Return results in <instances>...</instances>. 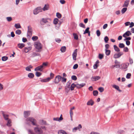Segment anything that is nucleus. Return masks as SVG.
<instances>
[{
    "instance_id": "nucleus-3",
    "label": "nucleus",
    "mask_w": 134,
    "mask_h": 134,
    "mask_svg": "<svg viewBox=\"0 0 134 134\" xmlns=\"http://www.w3.org/2000/svg\"><path fill=\"white\" fill-rule=\"evenodd\" d=\"M42 11V8L41 7H38L34 9L33 11V14L35 15L37 14L39 12Z\"/></svg>"
},
{
    "instance_id": "nucleus-28",
    "label": "nucleus",
    "mask_w": 134,
    "mask_h": 134,
    "mask_svg": "<svg viewBox=\"0 0 134 134\" xmlns=\"http://www.w3.org/2000/svg\"><path fill=\"white\" fill-rule=\"evenodd\" d=\"M14 26L17 29L20 28L21 27L20 24L19 23L15 24Z\"/></svg>"
},
{
    "instance_id": "nucleus-15",
    "label": "nucleus",
    "mask_w": 134,
    "mask_h": 134,
    "mask_svg": "<svg viewBox=\"0 0 134 134\" xmlns=\"http://www.w3.org/2000/svg\"><path fill=\"white\" fill-rule=\"evenodd\" d=\"M129 0H126L125 1L124 4L122 5L123 7H127L129 5Z\"/></svg>"
},
{
    "instance_id": "nucleus-33",
    "label": "nucleus",
    "mask_w": 134,
    "mask_h": 134,
    "mask_svg": "<svg viewBox=\"0 0 134 134\" xmlns=\"http://www.w3.org/2000/svg\"><path fill=\"white\" fill-rule=\"evenodd\" d=\"M74 39H75L77 40L78 39V35L74 33L73 34Z\"/></svg>"
},
{
    "instance_id": "nucleus-30",
    "label": "nucleus",
    "mask_w": 134,
    "mask_h": 134,
    "mask_svg": "<svg viewBox=\"0 0 134 134\" xmlns=\"http://www.w3.org/2000/svg\"><path fill=\"white\" fill-rule=\"evenodd\" d=\"M76 87L75 84L74 83H72L71 86L70 88L71 91L73 90L74 89V88Z\"/></svg>"
},
{
    "instance_id": "nucleus-1",
    "label": "nucleus",
    "mask_w": 134,
    "mask_h": 134,
    "mask_svg": "<svg viewBox=\"0 0 134 134\" xmlns=\"http://www.w3.org/2000/svg\"><path fill=\"white\" fill-rule=\"evenodd\" d=\"M36 119L32 117H29L26 119V123L28 125H30V122H31L33 125L36 126Z\"/></svg>"
},
{
    "instance_id": "nucleus-25",
    "label": "nucleus",
    "mask_w": 134,
    "mask_h": 134,
    "mask_svg": "<svg viewBox=\"0 0 134 134\" xmlns=\"http://www.w3.org/2000/svg\"><path fill=\"white\" fill-rule=\"evenodd\" d=\"M72 82V81L71 80H70L69 81L66 83V87H67L68 88H70V85Z\"/></svg>"
},
{
    "instance_id": "nucleus-63",
    "label": "nucleus",
    "mask_w": 134,
    "mask_h": 134,
    "mask_svg": "<svg viewBox=\"0 0 134 134\" xmlns=\"http://www.w3.org/2000/svg\"><path fill=\"white\" fill-rule=\"evenodd\" d=\"M108 26V25L107 24H105L103 26V29H106Z\"/></svg>"
},
{
    "instance_id": "nucleus-8",
    "label": "nucleus",
    "mask_w": 134,
    "mask_h": 134,
    "mask_svg": "<svg viewBox=\"0 0 134 134\" xmlns=\"http://www.w3.org/2000/svg\"><path fill=\"white\" fill-rule=\"evenodd\" d=\"M123 54V53L122 52H119L115 54L114 55L113 57L115 58H117L120 57Z\"/></svg>"
},
{
    "instance_id": "nucleus-60",
    "label": "nucleus",
    "mask_w": 134,
    "mask_h": 134,
    "mask_svg": "<svg viewBox=\"0 0 134 134\" xmlns=\"http://www.w3.org/2000/svg\"><path fill=\"white\" fill-rule=\"evenodd\" d=\"M79 85L81 88L82 87H83L84 86H85V83H82L80 84H79Z\"/></svg>"
},
{
    "instance_id": "nucleus-23",
    "label": "nucleus",
    "mask_w": 134,
    "mask_h": 134,
    "mask_svg": "<svg viewBox=\"0 0 134 134\" xmlns=\"http://www.w3.org/2000/svg\"><path fill=\"white\" fill-rule=\"evenodd\" d=\"M50 80V79L49 77L46 79H42L41 80V81L42 82H47L49 81Z\"/></svg>"
},
{
    "instance_id": "nucleus-9",
    "label": "nucleus",
    "mask_w": 134,
    "mask_h": 134,
    "mask_svg": "<svg viewBox=\"0 0 134 134\" xmlns=\"http://www.w3.org/2000/svg\"><path fill=\"white\" fill-rule=\"evenodd\" d=\"M77 49H75L74 50L72 54V58L74 60H76V57L77 55Z\"/></svg>"
},
{
    "instance_id": "nucleus-64",
    "label": "nucleus",
    "mask_w": 134,
    "mask_h": 134,
    "mask_svg": "<svg viewBox=\"0 0 134 134\" xmlns=\"http://www.w3.org/2000/svg\"><path fill=\"white\" fill-rule=\"evenodd\" d=\"M28 132L31 134H35L32 130H28Z\"/></svg>"
},
{
    "instance_id": "nucleus-14",
    "label": "nucleus",
    "mask_w": 134,
    "mask_h": 134,
    "mask_svg": "<svg viewBox=\"0 0 134 134\" xmlns=\"http://www.w3.org/2000/svg\"><path fill=\"white\" fill-rule=\"evenodd\" d=\"M24 117L25 118H27L30 115V111H24Z\"/></svg>"
},
{
    "instance_id": "nucleus-42",
    "label": "nucleus",
    "mask_w": 134,
    "mask_h": 134,
    "mask_svg": "<svg viewBox=\"0 0 134 134\" xmlns=\"http://www.w3.org/2000/svg\"><path fill=\"white\" fill-rule=\"evenodd\" d=\"M72 80L74 81H76L77 79V77L75 75H72L71 76V77Z\"/></svg>"
},
{
    "instance_id": "nucleus-26",
    "label": "nucleus",
    "mask_w": 134,
    "mask_h": 134,
    "mask_svg": "<svg viewBox=\"0 0 134 134\" xmlns=\"http://www.w3.org/2000/svg\"><path fill=\"white\" fill-rule=\"evenodd\" d=\"M18 47L20 48H22L25 46V44L24 43H19L18 45Z\"/></svg>"
},
{
    "instance_id": "nucleus-54",
    "label": "nucleus",
    "mask_w": 134,
    "mask_h": 134,
    "mask_svg": "<svg viewBox=\"0 0 134 134\" xmlns=\"http://www.w3.org/2000/svg\"><path fill=\"white\" fill-rule=\"evenodd\" d=\"M103 54H99V58L100 59L103 58Z\"/></svg>"
},
{
    "instance_id": "nucleus-48",
    "label": "nucleus",
    "mask_w": 134,
    "mask_h": 134,
    "mask_svg": "<svg viewBox=\"0 0 134 134\" xmlns=\"http://www.w3.org/2000/svg\"><path fill=\"white\" fill-rule=\"evenodd\" d=\"M131 76V73H129L127 74L126 76V77L127 79H129L130 78Z\"/></svg>"
},
{
    "instance_id": "nucleus-40",
    "label": "nucleus",
    "mask_w": 134,
    "mask_h": 134,
    "mask_svg": "<svg viewBox=\"0 0 134 134\" xmlns=\"http://www.w3.org/2000/svg\"><path fill=\"white\" fill-rule=\"evenodd\" d=\"M56 16L59 18H60L62 17L61 14L59 13L58 12L56 13Z\"/></svg>"
},
{
    "instance_id": "nucleus-21",
    "label": "nucleus",
    "mask_w": 134,
    "mask_h": 134,
    "mask_svg": "<svg viewBox=\"0 0 134 134\" xmlns=\"http://www.w3.org/2000/svg\"><path fill=\"white\" fill-rule=\"evenodd\" d=\"M28 77L30 79H32L34 77V74L32 73H30L28 74Z\"/></svg>"
},
{
    "instance_id": "nucleus-4",
    "label": "nucleus",
    "mask_w": 134,
    "mask_h": 134,
    "mask_svg": "<svg viewBox=\"0 0 134 134\" xmlns=\"http://www.w3.org/2000/svg\"><path fill=\"white\" fill-rule=\"evenodd\" d=\"M34 46L38 50L41 49L42 48V45L39 41L35 42Z\"/></svg>"
},
{
    "instance_id": "nucleus-53",
    "label": "nucleus",
    "mask_w": 134,
    "mask_h": 134,
    "mask_svg": "<svg viewBox=\"0 0 134 134\" xmlns=\"http://www.w3.org/2000/svg\"><path fill=\"white\" fill-rule=\"evenodd\" d=\"M53 120L54 121H58L59 122L61 121L60 120H59V118L58 117L54 118Z\"/></svg>"
},
{
    "instance_id": "nucleus-35",
    "label": "nucleus",
    "mask_w": 134,
    "mask_h": 134,
    "mask_svg": "<svg viewBox=\"0 0 134 134\" xmlns=\"http://www.w3.org/2000/svg\"><path fill=\"white\" fill-rule=\"evenodd\" d=\"M21 32V30L19 29L15 31V33L16 34L18 35H20Z\"/></svg>"
},
{
    "instance_id": "nucleus-61",
    "label": "nucleus",
    "mask_w": 134,
    "mask_h": 134,
    "mask_svg": "<svg viewBox=\"0 0 134 134\" xmlns=\"http://www.w3.org/2000/svg\"><path fill=\"white\" fill-rule=\"evenodd\" d=\"M27 41V40L26 38L23 37L22 38V41L23 42H25Z\"/></svg>"
},
{
    "instance_id": "nucleus-20",
    "label": "nucleus",
    "mask_w": 134,
    "mask_h": 134,
    "mask_svg": "<svg viewBox=\"0 0 134 134\" xmlns=\"http://www.w3.org/2000/svg\"><path fill=\"white\" fill-rule=\"evenodd\" d=\"M129 65V63H127L123 64L122 65L123 68L124 69H125L128 67Z\"/></svg>"
},
{
    "instance_id": "nucleus-36",
    "label": "nucleus",
    "mask_w": 134,
    "mask_h": 134,
    "mask_svg": "<svg viewBox=\"0 0 134 134\" xmlns=\"http://www.w3.org/2000/svg\"><path fill=\"white\" fill-rule=\"evenodd\" d=\"M98 94V92L97 90L94 91H93V94L94 96H97Z\"/></svg>"
},
{
    "instance_id": "nucleus-32",
    "label": "nucleus",
    "mask_w": 134,
    "mask_h": 134,
    "mask_svg": "<svg viewBox=\"0 0 134 134\" xmlns=\"http://www.w3.org/2000/svg\"><path fill=\"white\" fill-rule=\"evenodd\" d=\"M59 21V20L57 18L54 19L53 20V23L54 24H57Z\"/></svg>"
},
{
    "instance_id": "nucleus-41",
    "label": "nucleus",
    "mask_w": 134,
    "mask_h": 134,
    "mask_svg": "<svg viewBox=\"0 0 134 134\" xmlns=\"http://www.w3.org/2000/svg\"><path fill=\"white\" fill-rule=\"evenodd\" d=\"M32 40L34 41H35L38 39V37L37 36H34L32 38Z\"/></svg>"
},
{
    "instance_id": "nucleus-49",
    "label": "nucleus",
    "mask_w": 134,
    "mask_h": 134,
    "mask_svg": "<svg viewBox=\"0 0 134 134\" xmlns=\"http://www.w3.org/2000/svg\"><path fill=\"white\" fill-rule=\"evenodd\" d=\"M104 41L106 43H107L109 40V38L107 36H105L104 38Z\"/></svg>"
},
{
    "instance_id": "nucleus-44",
    "label": "nucleus",
    "mask_w": 134,
    "mask_h": 134,
    "mask_svg": "<svg viewBox=\"0 0 134 134\" xmlns=\"http://www.w3.org/2000/svg\"><path fill=\"white\" fill-rule=\"evenodd\" d=\"M7 120L8 122L7 124V125L9 126H10V123H11L10 120V119H8Z\"/></svg>"
},
{
    "instance_id": "nucleus-17",
    "label": "nucleus",
    "mask_w": 134,
    "mask_h": 134,
    "mask_svg": "<svg viewBox=\"0 0 134 134\" xmlns=\"http://www.w3.org/2000/svg\"><path fill=\"white\" fill-rule=\"evenodd\" d=\"M113 87L118 91L119 92H121V90L119 89V87L118 86L115 85H113Z\"/></svg>"
},
{
    "instance_id": "nucleus-19",
    "label": "nucleus",
    "mask_w": 134,
    "mask_h": 134,
    "mask_svg": "<svg viewBox=\"0 0 134 134\" xmlns=\"http://www.w3.org/2000/svg\"><path fill=\"white\" fill-rule=\"evenodd\" d=\"M32 66L30 65L26 67L25 68V69L26 71H31L30 69L32 68Z\"/></svg>"
},
{
    "instance_id": "nucleus-46",
    "label": "nucleus",
    "mask_w": 134,
    "mask_h": 134,
    "mask_svg": "<svg viewBox=\"0 0 134 134\" xmlns=\"http://www.w3.org/2000/svg\"><path fill=\"white\" fill-rule=\"evenodd\" d=\"M124 39V41H129L131 40V37H126Z\"/></svg>"
},
{
    "instance_id": "nucleus-7",
    "label": "nucleus",
    "mask_w": 134,
    "mask_h": 134,
    "mask_svg": "<svg viewBox=\"0 0 134 134\" xmlns=\"http://www.w3.org/2000/svg\"><path fill=\"white\" fill-rule=\"evenodd\" d=\"M62 77L60 75H57L55 77L54 82L55 84H58L60 81Z\"/></svg>"
},
{
    "instance_id": "nucleus-39",
    "label": "nucleus",
    "mask_w": 134,
    "mask_h": 134,
    "mask_svg": "<svg viewBox=\"0 0 134 134\" xmlns=\"http://www.w3.org/2000/svg\"><path fill=\"white\" fill-rule=\"evenodd\" d=\"M119 47L121 48H122L124 47L125 45L123 43H120L119 44Z\"/></svg>"
},
{
    "instance_id": "nucleus-29",
    "label": "nucleus",
    "mask_w": 134,
    "mask_h": 134,
    "mask_svg": "<svg viewBox=\"0 0 134 134\" xmlns=\"http://www.w3.org/2000/svg\"><path fill=\"white\" fill-rule=\"evenodd\" d=\"M66 48L65 46H63L60 49V50L62 52H64L66 51Z\"/></svg>"
},
{
    "instance_id": "nucleus-12",
    "label": "nucleus",
    "mask_w": 134,
    "mask_h": 134,
    "mask_svg": "<svg viewBox=\"0 0 134 134\" xmlns=\"http://www.w3.org/2000/svg\"><path fill=\"white\" fill-rule=\"evenodd\" d=\"M100 79V77L98 76H92L91 78V80L93 81H96Z\"/></svg>"
},
{
    "instance_id": "nucleus-58",
    "label": "nucleus",
    "mask_w": 134,
    "mask_h": 134,
    "mask_svg": "<svg viewBox=\"0 0 134 134\" xmlns=\"http://www.w3.org/2000/svg\"><path fill=\"white\" fill-rule=\"evenodd\" d=\"M130 25L129 26L130 28H131L134 26V23L133 22H131L130 24Z\"/></svg>"
},
{
    "instance_id": "nucleus-10",
    "label": "nucleus",
    "mask_w": 134,
    "mask_h": 134,
    "mask_svg": "<svg viewBox=\"0 0 134 134\" xmlns=\"http://www.w3.org/2000/svg\"><path fill=\"white\" fill-rule=\"evenodd\" d=\"M82 126L81 124H79L78 126L75 127L72 129V132H75L76 131L78 130L79 131H80V129H81Z\"/></svg>"
},
{
    "instance_id": "nucleus-2",
    "label": "nucleus",
    "mask_w": 134,
    "mask_h": 134,
    "mask_svg": "<svg viewBox=\"0 0 134 134\" xmlns=\"http://www.w3.org/2000/svg\"><path fill=\"white\" fill-rule=\"evenodd\" d=\"M48 64V63L47 62H43L42 65H41L36 68L35 69V70L42 71V69L47 66Z\"/></svg>"
},
{
    "instance_id": "nucleus-45",
    "label": "nucleus",
    "mask_w": 134,
    "mask_h": 134,
    "mask_svg": "<svg viewBox=\"0 0 134 134\" xmlns=\"http://www.w3.org/2000/svg\"><path fill=\"white\" fill-rule=\"evenodd\" d=\"M7 21L8 22H10L12 20V18L11 17H8L6 18Z\"/></svg>"
},
{
    "instance_id": "nucleus-11",
    "label": "nucleus",
    "mask_w": 134,
    "mask_h": 134,
    "mask_svg": "<svg viewBox=\"0 0 134 134\" xmlns=\"http://www.w3.org/2000/svg\"><path fill=\"white\" fill-rule=\"evenodd\" d=\"M131 34H132L130 31H127L122 36L124 37H125L126 36H129L131 35Z\"/></svg>"
},
{
    "instance_id": "nucleus-22",
    "label": "nucleus",
    "mask_w": 134,
    "mask_h": 134,
    "mask_svg": "<svg viewBox=\"0 0 134 134\" xmlns=\"http://www.w3.org/2000/svg\"><path fill=\"white\" fill-rule=\"evenodd\" d=\"M58 134H67L66 132L64 130H60L58 132Z\"/></svg>"
},
{
    "instance_id": "nucleus-52",
    "label": "nucleus",
    "mask_w": 134,
    "mask_h": 134,
    "mask_svg": "<svg viewBox=\"0 0 134 134\" xmlns=\"http://www.w3.org/2000/svg\"><path fill=\"white\" fill-rule=\"evenodd\" d=\"M50 77H49L50 79V80L51 79H52L53 78L54 76V74L52 72H51L50 74Z\"/></svg>"
},
{
    "instance_id": "nucleus-27",
    "label": "nucleus",
    "mask_w": 134,
    "mask_h": 134,
    "mask_svg": "<svg viewBox=\"0 0 134 134\" xmlns=\"http://www.w3.org/2000/svg\"><path fill=\"white\" fill-rule=\"evenodd\" d=\"M2 114L5 119L6 120H8V115H5L4 113V112L2 111Z\"/></svg>"
},
{
    "instance_id": "nucleus-16",
    "label": "nucleus",
    "mask_w": 134,
    "mask_h": 134,
    "mask_svg": "<svg viewBox=\"0 0 134 134\" xmlns=\"http://www.w3.org/2000/svg\"><path fill=\"white\" fill-rule=\"evenodd\" d=\"M40 55V54L36 53L35 52H33L31 55L30 57H34L36 56H39Z\"/></svg>"
},
{
    "instance_id": "nucleus-62",
    "label": "nucleus",
    "mask_w": 134,
    "mask_h": 134,
    "mask_svg": "<svg viewBox=\"0 0 134 134\" xmlns=\"http://www.w3.org/2000/svg\"><path fill=\"white\" fill-rule=\"evenodd\" d=\"M60 2L62 4H64L65 3V1L64 0H60Z\"/></svg>"
},
{
    "instance_id": "nucleus-43",
    "label": "nucleus",
    "mask_w": 134,
    "mask_h": 134,
    "mask_svg": "<svg viewBox=\"0 0 134 134\" xmlns=\"http://www.w3.org/2000/svg\"><path fill=\"white\" fill-rule=\"evenodd\" d=\"M98 90L100 92H102L104 91V89L103 87H101L98 88Z\"/></svg>"
},
{
    "instance_id": "nucleus-13",
    "label": "nucleus",
    "mask_w": 134,
    "mask_h": 134,
    "mask_svg": "<svg viewBox=\"0 0 134 134\" xmlns=\"http://www.w3.org/2000/svg\"><path fill=\"white\" fill-rule=\"evenodd\" d=\"M49 5L48 4H45L43 8L42 9V10L45 11L49 10Z\"/></svg>"
},
{
    "instance_id": "nucleus-50",
    "label": "nucleus",
    "mask_w": 134,
    "mask_h": 134,
    "mask_svg": "<svg viewBox=\"0 0 134 134\" xmlns=\"http://www.w3.org/2000/svg\"><path fill=\"white\" fill-rule=\"evenodd\" d=\"M41 73L38 72H36V75L37 77H39L41 75Z\"/></svg>"
},
{
    "instance_id": "nucleus-59",
    "label": "nucleus",
    "mask_w": 134,
    "mask_h": 134,
    "mask_svg": "<svg viewBox=\"0 0 134 134\" xmlns=\"http://www.w3.org/2000/svg\"><path fill=\"white\" fill-rule=\"evenodd\" d=\"M78 67V65L77 64H75L73 67V68L74 69H76Z\"/></svg>"
},
{
    "instance_id": "nucleus-24",
    "label": "nucleus",
    "mask_w": 134,
    "mask_h": 134,
    "mask_svg": "<svg viewBox=\"0 0 134 134\" xmlns=\"http://www.w3.org/2000/svg\"><path fill=\"white\" fill-rule=\"evenodd\" d=\"M114 48L115 51L117 52H119L120 51V49L116 45L114 46Z\"/></svg>"
},
{
    "instance_id": "nucleus-34",
    "label": "nucleus",
    "mask_w": 134,
    "mask_h": 134,
    "mask_svg": "<svg viewBox=\"0 0 134 134\" xmlns=\"http://www.w3.org/2000/svg\"><path fill=\"white\" fill-rule=\"evenodd\" d=\"M127 8H124L121 10V12L122 14H124L127 10Z\"/></svg>"
},
{
    "instance_id": "nucleus-31",
    "label": "nucleus",
    "mask_w": 134,
    "mask_h": 134,
    "mask_svg": "<svg viewBox=\"0 0 134 134\" xmlns=\"http://www.w3.org/2000/svg\"><path fill=\"white\" fill-rule=\"evenodd\" d=\"M105 54L107 55H109L110 53V51L109 50L105 49Z\"/></svg>"
},
{
    "instance_id": "nucleus-5",
    "label": "nucleus",
    "mask_w": 134,
    "mask_h": 134,
    "mask_svg": "<svg viewBox=\"0 0 134 134\" xmlns=\"http://www.w3.org/2000/svg\"><path fill=\"white\" fill-rule=\"evenodd\" d=\"M34 130L35 132L38 134H42L43 133V131L41 128H39L37 127L34 128Z\"/></svg>"
},
{
    "instance_id": "nucleus-57",
    "label": "nucleus",
    "mask_w": 134,
    "mask_h": 134,
    "mask_svg": "<svg viewBox=\"0 0 134 134\" xmlns=\"http://www.w3.org/2000/svg\"><path fill=\"white\" fill-rule=\"evenodd\" d=\"M123 51L126 52H128L129 51V49L127 47H124V49Z\"/></svg>"
},
{
    "instance_id": "nucleus-18",
    "label": "nucleus",
    "mask_w": 134,
    "mask_h": 134,
    "mask_svg": "<svg viewBox=\"0 0 134 134\" xmlns=\"http://www.w3.org/2000/svg\"><path fill=\"white\" fill-rule=\"evenodd\" d=\"M93 104L94 102L91 99L88 101L87 104V105H93Z\"/></svg>"
},
{
    "instance_id": "nucleus-55",
    "label": "nucleus",
    "mask_w": 134,
    "mask_h": 134,
    "mask_svg": "<svg viewBox=\"0 0 134 134\" xmlns=\"http://www.w3.org/2000/svg\"><path fill=\"white\" fill-rule=\"evenodd\" d=\"M62 79V82H66V78H65L64 77H62L61 78Z\"/></svg>"
},
{
    "instance_id": "nucleus-47",
    "label": "nucleus",
    "mask_w": 134,
    "mask_h": 134,
    "mask_svg": "<svg viewBox=\"0 0 134 134\" xmlns=\"http://www.w3.org/2000/svg\"><path fill=\"white\" fill-rule=\"evenodd\" d=\"M97 36L99 37V36L100 34V31L99 30H97L96 32Z\"/></svg>"
},
{
    "instance_id": "nucleus-37",
    "label": "nucleus",
    "mask_w": 134,
    "mask_h": 134,
    "mask_svg": "<svg viewBox=\"0 0 134 134\" xmlns=\"http://www.w3.org/2000/svg\"><path fill=\"white\" fill-rule=\"evenodd\" d=\"M8 58L7 56L3 57L2 58V60L3 61H4L7 60Z\"/></svg>"
},
{
    "instance_id": "nucleus-51",
    "label": "nucleus",
    "mask_w": 134,
    "mask_h": 134,
    "mask_svg": "<svg viewBox=\"0 0 134 134\" xmlns=\"http://www.w3.org/2000/svg\"><path fill=\"white\" fill-rule=\"evenodd\" d=\"M79 26L83 28H85V25L82 23H80L79 24Z\"/></svg>"
},
{
    "instance_id": "nucleus-56",
    "label": "nucleus",
    "mask_w": 134,
    "mask_h": 134,
    "mask_svg": "<svg viewBox=\"0 0 134 134\" xmlns=\"http://www.w3.org/2000/svg\"><path fill=\"white\" fill-rule=\"evenodd\" d=\"M42 21L44 23H46L48 22L47 19L42 18Z\"/></svg>"
},
{
    "instance_id": "nucleus-6",
    "label": "nucleus",
    "mask_w": 134,
    "mask_h": 134,
    "mask_svg": "<svg viewBox=\"0 0 134 134\" xmlns=\"http://www.w3.org/2000/svg\"><path fill=\"white\" fill-rule=\"evenodd\" d=\"M32 35V30L31 27L30 26H28V31L27 37H31Z\"/></svg>"
},
{
    "instance_id": "nucleus-38",
    "label": "nucleus",
    "mask_w": 134,
    "mask_h": 134,
    "mask_svg": "<svg viewBox=\"0 0 134 134\" xmlns=\"http://www.w3.org/2000/svg\"><path fill=\"white\" fill-rule=\"evenodd\" d=\"M90 28L89 27H87L85 30V31L83 33V34H85L86 33H87L90 32L89 31V29Z\"/></svg>"
}]
</instances>
